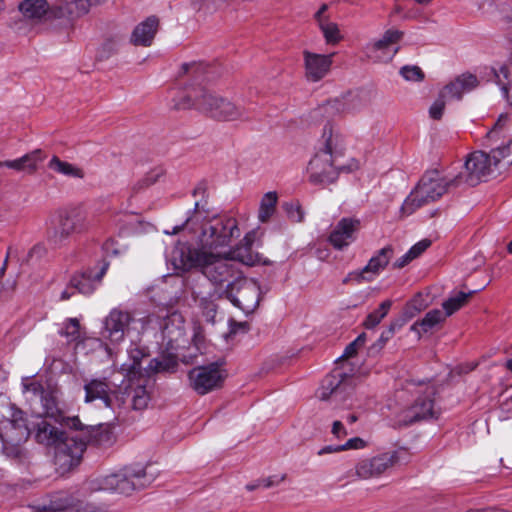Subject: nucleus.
I'll list each match as a JSON object with an SVG mask.
<instances>
[{"label":"nucleus","instance_id":"f257e3e1","mask_svg":"<svg viewBox=\"0 0 512 512\" xmlns=\"http://www.w3.org/2000/svg\"><path fill=\"white\" fill-rule=\"evenodd\" d=\"M207 66L203 63H183L179 77L187 76L191 82L186 86V94L178 108L194 107L209 117L222 121L248 120L244 108L237 106L229 99L218 96L202 85L208 79Z\"/></svg>","mask_w":512,"mask_h":512},{"label":"nucleus","instance_id":"f03ea898","mask_svg":"<svg viewBox=\"0 0 512 512\" xmlns=\"http://www.w3.org/2000/svg\"><path fill=\"white\" fill-rule=\"evenodd\" d=\"M198 224H200L201 232L198 236L197 246L183 245L180 248L219 252V248L229 246L234 238L240 236L237 220L231 216L213 214L208 207L207 200L196 201L191 215L187 217L182 226H175L171 233L177 234L184 227L195 229Z\"/></svg>","mask_w":512,"mask_h":512},{"label":"nucleus","instance_id":"7ed1b4c3","mask_svg":"<svg viewBox=\"0 0 512 512\" xmlns=\"http://www.w3.org/2000/svg\"><path fill=\"white\" fill-rule=\"evenodd\" d=\"M231 253L206 251L194 248H177L173 252L174 265L184 271L195 269L215 287L230 285L238 277L237 265Z\"/></svg>","mask_w":512,"mask_h":512},{"label":"nucleus","instance_id":"20e7f679","mask_svg":"<svg viewBox=\"0 0 512 512\" xmlns=\"http://www.w3.org/2000/svg\"><path fill=\"white\" fill-rule=\"evenodd\" d=\"M35 439L40 444L55 446V463L63 471H69L77 466L85 451V442L78 439V434L63 432L41 419L34 425Z\"/></svg>","mask_w":512,"mask_h":512},{"label":"nucleus","instance_id":"39448f33","mask_svg":"<svg viewBox=\"0 0 512 512\" xmlns=\"http://www.w3.org/2000/svg\"><path fill=\"white\" fill-rule=\"evenodd\" d=\"M323 138L324 147L314 155L307 167L308 180L314 185L333 183L341 171L351 170L335 164L342 140L338 134L333 133L331 125L324 127Z\"/></svg>","mask_w":512,"mask_h":512},{"label":"nucleus","instance_id":"423d86ee","mask_svg":"<svg viewBox=\"0 0 512 512\" xmlns=\"http://www.w3.org/2000/svg\"><path fill=\"white\" fill-rule=\"evenodd\" d=\"M463 176L458 174L453 178L441 176L438 170L427 171L416 188L409 194L402 205V211L410 215L416 209L441 198L450 187L462 184Z\"/></svg>","mask_w":512,"mask_h":512},{"label":"nucleus","instance_id":"0eeeda50","mask_svg":"<svg viewBox=\"0 0 512 512\" xmlns=\"http://www.w3.org/2000/svg\"><path fill=\"white\" fill-rule=\"evenodd\" d=\"M153 480L152 475L146 472V467L138 463L125 466L116 473L91 480L89 489L131 495L134 491L150 485Z\"/></svg>","mask_w":512,"mask_h":512},{"label":"nucleus","instance_id":"6e6552de","mask_svg":"<svg viewBox=\"0 0 512 512\" xmlns=\"http://www.w3.org/2000/svg\"><path fill=\"white\" fill-rule=\"evenodd\" d=\"M220 296L227 298L234 306L249 314L259 305L260 286L255 280L238 276L234 282L225 286Z\"/></svg>","mask_w":512,"mask_h":512},{"label":"nucleus","instance_id":"1a4fd4ad","mask_svg":"<svg viewBox=\"0 0 512 512\" xmlns=\"http://www.w3.org/2000/svg\"><path fill=\"white\" fill-rule=\"evenodd\" d=\"M91 226L89 213L82 207H74L59 215L58 225L49 232L48 238L57 245L73 234L87 231Z\"/></svg>","mask_w":512,"mask_h":512},{"label":"nucleus","instance_id":"9d476101","mask_svg":"<svg viewBox=\"0 0 512 512\" xmlns=\"http://www.w3.org/2000/svg\"><path fill=\"white\" fill-rule=\"evenodd\" d=\"M31 433L24 418V413L10 421H4L0 427V439L3 453L11 459H20L23 454V444Z\"/></svg>","mask_w":512,"mask_h":512},{"label":"nucleus","instance_id":"9b49d317","mask_svg":"<svg viewBox=\"0 0 512 512\" xmlns=\"http://www.w3.org/2000/svg\"><path fill=\"white\" fill-rule=\"evenodd\" d=\"M160 330L169 342L177 340L183 335L184 320L177 311L169 312L160 309L158 313H151L140 319V331Z\"/></svg>","mask_w":512,"mask_h":512},{"label":"nucleus","instance_id":"f8f14e48","mask_svg":"<svg viewBox=\"0 0 512 512\" xmlns=\"http://www.w3.org/2000/svg\"><path fill=\"white\" fill-rule=\"evenodd\" d=\"M140 319L133 318L127 311L113 309L105 318L102 336L109 339L111 343H119L130 330L144 333L145 331H140Z\"/></svg>","mask_w":512,"mask_h":512},{"label":"nucleus","instance_id":"ddd939ff","mask_svg":"<svg viewBox=\"0 0 512 512\" xmlns=\"http://www.w3.org/2000/svg\"><path fill=\"white\" fill-rule=\"evenodd\" d=\"M354 382L355 379L352 376L340 370H334L322 380L317 397L322 401L329 399L345 401L354 390Z\"/></svg>","mask_w":512,"mask_h":512},{"label":"nucleus","instance_id":"4468645a","mask_svg":"<svg viewBox=\"0 0 512 512\" xmlns=\"http://www.w3.org/2000/svg\"><path fill=\"white\" fill-rule=\"evenodd\" d=\"M85 403H91L95 400H102L105 407L115 410L124 405L123 395L120 397V390L111 387L106 378H93L87 380L84 384Z\"/></svg>","mask_w":512,"mask_h":512},{"label":"nucleus","instance_id":"2eb2a0df","mask_svg":"<svg viewBox=\"0 0 512 512\" xmlns=\"http://www.w3.org/2000/svg\"><path fill=\"white\" fill-rule=\"evenodd\" d=\"M191 387L199 394L205 395L221 386L225 375L218 363L198 366L188 373Z\"/></svg>","mask_w":512,"mask_h":512},{"label":"nucleus","instance_id":"dca6fc26","mask_svg":"<svg viewBox=\"0 0 512 512\" xmlns=\"http://www.w3.org/2000/svg\"><path fill=\"white\" fill-rule=\"evenodd\" d=\"M404 32L397 29H388L382 38L370 42L365 47L367 57L376 62H388L399 51L396 44L403 38Z\"/></svg>","mask_w":512,"mask_h":512},{"label":"nucleus","instance_id":"f3484780","mask_svg":"<svg viewBox=\"0 0 512 512\" xmlns=\"http://www.w3.org/2000/svg\"><path fill=\"white\" fill-rule=\"evenodd\" d=\"M399 461V451L381 453L359 461L355 466V473L361 479L376 478L395 466Z\"/></svg>","mask_w":512,"mask_h":512},{"label":"nucleus","instance_id":"a211bd4d","mask_svg":"<svg viewBox=\"0 0 512 512\" xmlns=\"http://www.w3.org/2000/svg\"><path fill=\"white\" fill-rule=\"evenodd\" d=\"M393 254L394 250L391 245L381 248L370 258L362 269L350 272L343 280V283H347L348 280H354L358 284L364 281H373L388 266Z\"/></svg>","mask_w":512,"mask_h":512},{"label":"nucleus","instance_id":"6ab92c4d","mask_svg":"<svg viewBox=\"0 0 512 512\" xmlns=\"http://www.w3.org/2000/svg\"><path fill=\"white\" fill-rule=\"evenodd\" d=\"M65 425L79 431L78 439L85 442V447L87 444L107 447L114 442V434L107 426H84L78 417L66 418Z\"/></svg>","mask_w":512,"mask_h":512},{"label":"nucleus","instance_id":"aec40b11","mask_svg":"<svg viewBox=\"0 0 512 512\" xmlns=\"http://www.w3.org/2000/svg\"><path fill=\"white\" fill-rule=\"evenodd\" d=\"M32 509L34 512H62L66 510H75V512H101L94 504L76 502L73 496L65 492H58L50 496L48 501L37 503L32 506Z\"/></svg>","mask_w":512,"mask_h":512},{"label":"nucleus","instance_id":"412c9836","mask_svg":"<svg viewBox=\"0 0 512 512\" xmlns=\"http://www.w3.org/2000/svg\"><path fill=\"white\" fill-rule=\"evenodd\" d=\"M464 169L465 172L460 173L463 176L462 183H467L469 186L477 185L482 177L496 170L491 152L487 154L483 151L471 153L464 164Z\"/></svg>","mask_w":512,"mask_h":512},{"label":"nucleus","instance_id":"4be33fe9","mask_svg":"<svg viewBox=\"0 0 512 512\" xmlns=\"http://www.w3.org/2000/svg\"><path fill=\"white\" fill-rule=\"evenodd\" d=\"M109 268V262L102 260L97 266L76 272L70 278V287L83 295H91L100 285Z\"/></svg>","mask_w":512,"mask_h":512},{"label":"nucleus","instance_id":"5701e85b","mask_svg":"<svg viewBox=\"0 0 512 512\" xmlns=\"http://www.w3.org/2000/svg\"><path fill=\"white\" fill-rule=\"evenodd\" d=\"M433 394L432 388L427 389L424 396L418 397L411 406L402 411V420L406 425L436 417Z\"/></svg>","mask_w":512,"mask_h":512},{"label":"nucleus","instance_id":"b1692460","mask_svg":"<svg viewBox=\"0 0 512 512\" xmlns=\"http://www.w3.org/2000/svg\"><path fill=\"white\" fill-rule=\"evenodd\" d=\"M334 53L324 55L305 50L303 52L305 77L309 82L322 80L330 71Z\"/></svg>","mask_w":512,"mask_h":512},{"label":"nucleus","instance_id":"393cba45","mask_svg":"<svg viewBox=\"0 0 512 512\" xmlns=\"http://www.w3.org/2000/svg\"><path fill=\"white\" fill-rule=\"evenodd\" d=\"M360 228V220L344 217L331 231L328 241L337 250H342L355 240V233Z\"/></svg>","mask_w":512,"mask_h":512},{"label":"nucleus","instance_id":"a878e982","mask_svg":"<svg viewBox=\"0 0 512 512\" xmlns=\"http://www.w3.org/2000/svg\"><path fill=\"white\" fill-rule=\"evenodd\" d=\"M478 79L475 75L467 73L457 77L440 91L441 97L449 99H461L462 94L469 92L478 86Z\"/></svg>","mask_w":512,"mask_h":512},{"label":"nucleus","instance_id":"bb28decb","mask_svg":"<svg viewBox=\"0 0 512 512\" xmlns=\"http://www.w3.org/2000/svg\"><path fill=\"white\" fill-rule=\"evenodd\" d=\"M45 158L46 155L41 149H35L17 159L3 161V164L9 169L33 174L38 169V165L42 163Z\"/></svg>","mask_w":512,"mask_h":512},{"label":"nucleus","instance_id":"cd10ccee","mask_svg":"<svg viewBox=\"0 0 512 512\" xmlns=\"http://www.w3.org/2000/svg\"><path fill=\"white\" fill-rule=\"evenodd\" d=\"M91 7L89 0H65L64 3L54 5L51 15L54 19H74L87 14Z\"/></svg>","mask_w":512,"mask_h":512},{"label":"nucleus","instance_id":"c85d7f7f","mask_svg":"<svg viewBox=\"0 0 512 512\" xmlns=\"http://www.w3.org/2000/svg\"><path fill=\"white\" fill-rule=\"evenodd\" d=\"M159 20L156 16H150L139 23L133 30L131 41L135 45L150 46L157 32Z\"/></svg>","mask_w":512,"mask_h":512},{"label":"nucleus","instance_id":"c756f323","mask_svg":"<svg viewBox=\"0 0 512 512\" xmlns=\"http://www.w3.org/2000/svg\"><path fill=\"white\" fill-rule=\"evenodd\" d=\"M54 6H49L46 0H23L19 9L26 18L41 19L45 16L53 18L51 10Z\"/></svg>","mask_w":512,"mask_h":512},{"label":"nucleus","instance_id":"7c9ffc66","mask_svg":"<svg viewBox=\"0 0 512 512\" xmlns=\"http://www.w3.org/2000/svg\"><path fill=\"white\" fill-rule=\"evenodd\" d=\"M123 395L124 405L127 399L131 400V406L134 410H143L147 408L150 402V394L144 385H137L136 387H126L124 391L120 390V397Z\"/></svg>","mask_w":512,"mask_h":512},{"label":"nucleus","instance_id":"2f4dec72","mask_svg":"<svg viewBox=\"0 0 512 512\" xmlns=\"http://www.w3.org/2000/svg\"><path fill=\"white\" fill-rule=\"evenodd\" d=\"M327 5L323 4L315 14V18L319 24L320 30L328 44H336L341 40L338 25L334 22L328 21L323 14L327 10Z\"/></svg>","mask_w":512,"mask_h":512},{"label":"nucleus","instance_id":"473e14b6","mask_svg":"<svg viewBox=\"0 0 512 512\" xmlns=\"http://www.w3.org/2000/svg\"><path fill=\"white\" fill-rule=\"evenodd\" d=\"M446 319V315L439 309H433L426 313L423 319L416 321L410 328L421 337L422 333H427L432 330L436 325L440 324Z\"/></svg>","mask_w":512,"mask_h":512},{"label":"nucleus","instance_id":"72a5a7b5","mask_svg":"<svg viewBox=\"0 0 512 512\" xmlns=\"http://www.w3.org/2000/svg\"><path fill=\"white\" fill-rule=\"evenodd\" d=\"M128 357V361L121 365L122 372H124L128 377H135L136 375L141 374V362L143 358L146 357L144 349L137 346H131L128 350Z\"/></svg>","mask_w":512,"mask_h":512},{"label":"nucleus","instance_id":"f704fd0d","mask_svg":"<svg viewBox=\"0 0 512 512\" xmlns=\"http://www.w3.org/2000/svg\"><path fill=\"white\" fill-rule=\"evenodd\" d=\"M494 168L501 171L512 164V138L506 143L491 149Z\"/></svg>","mask_w":512,"mask_h":512},{"label":"nucleus","instance_id":"c9c22d12","mask_svg":"<svg viewBox=\"0 0 512 512\" xmlns=\"http://www.w3.org/2000/svg\"><path fill=\"white\" fill-rule=\"evenodd\" d=\"M48 168L56 173L71 178L83 179L85 176L84 171L81 168L69 162L63 161L57 156H53L51 158V160L48 163Z\"/></svg>","mask_w":512,"mask_h":512},{"label":"nucleus","instance_id":"e433bc0d","mask_svg":"<svg viewBox=\"0 0 512 512\" xmlns=\"http://www.w3.org/2000/svg\"><path fill=\"white\" fill-rule=\"evenodd\" d=\"M278 202V195L274 191L267 192L263 195L259 211H258V219L261 223H266L270 220V218L274 215L276 211V205Z\"/></svg>","mask_w":512,"mask_h":512},{"label":"nucleus","instance_id":"4c0bfd02","mask_svg":"<svg viewBox=\"0 0 512 512\" xmlns=\"http://www.w3.org/2000/svg\"><path fill=\"white\" fill-rule=\"evenodd\" d=\"M474 293L475 291L458 292L455 295L449 297L442 304L444 309L443 313L446 315V317L451 316L453 313L462 308Z\"/></svg>","mask_w":512,"mask_h":512},{"label":"nucleus","instance_id":"58836bf2","mask_svg":"<svg viewBox=\"0 0 512 512\" xmlns=\"http://www.w3.org/2000/svg\"><path fill=\"white\" fill-rule=\"evenodd\" d=\"M391 306H392L391 300L383 301L379 305L378 309L372 311L371 313H369L367 315V317L364 321V326L367 329H372V328L376 327L382 321V319L388 314Z\"/></svg>","mask_w":512,"mask_h":512},{"label":"nucleus","instance_id":"ea45409f","mask_svg":"<svg viewBox=\"0 0 512 512\" xmlns=\"http://www.w3.org/2000/svg\"><path fill=\"white\" fill-rule=\"evenodd\" d=\"M43 412L48 417H56L59 414L56 397L53 392L45 390L39 397Z\"/></svg>","mask_w":512,"mask_h":512},{"label":"nucleus","instance_id":"a19ab883","mask_svg":"<svg viewBox=\"0 0 512 512\" xmlns=\"http://www.w3.org/2000/svg\"><path fill=\"white\" fill-rule=\"evenodd\" d=\"M21 414L23 411L17 409L10 401L0 398V427L4 425V421L20 417Z\"/></svg>","mask_w":512,"mask_h":512},{"label":"nucleus","instance_id":"79ce46f5","mask_svg":"<svg viewBox=\"0 0 512 512\" xmlns=\"http://www.w3.org/2000/svg\"><path fill=\"white\" fill-rule=\"evenodd\" d=\"M60 335L66 337L68 342L78 340L80 338V323L78 319H67L63 324Z\"/></svg>","mask_w":512,"mask_h":512},{"label":"nucleus","instance_id":"37998d69","mask_svg":"<svg viewBox=\"0 0 512 512\" xmlns=\"http://www.w3.org/2000/svg\"><path fill=\"white\" fill-rule=\"evenodd\" d=\"M493 73L496 83L501 87L504 96H507L511 88V82L508 80L509 70L507 66L502 65L499 70L493 69Z\"/></svg>","mask_w":512,"mask_h":512},{"label":"nucleus","instance_id":"c03bdc74","mask_svg":"<svg viewBox=\"0 0 512 512\" xmlns=\"http://www.w3.org/2000/svg\"><path fill=\"white\" fill-rule=\"evenodd\" d=\"M161 174L162 171L160 169L150 171L133 186V191L135 193H138L141 190L153 185L158 181Z\"/></svg>","mask_w":512,"mask_h":512},{"label":"nucleus","instance_id":"a18cd8bd","mask_svg":"<svg viewBox=\"0 0 512 512\" xmlns=\"http://www.w3.org/2000/svg\"><path fill=\"white\" fill-rule=\"evenodd\" d=\"M401 76L407 81H422L424 78V73L418 66H403L400 69Z\"/></svg>","mask_w":512,"mask_h":512},{"label":"nucleus","instance_id":"49530a36","mask_svg":"<svg viewBox=\"0 0 512 512\" xmlns=\"http://www.w3.org/2000/svg\"><path fill=\"white\" fill-rule=\"evenodd\" d=\"M419 301L418 298H413L410 302L406 304L402 311L401 317L408 322L412 318H414L419 312H421L425 307L426 304H420V306H417V302Z\"/></svg>","mask_w":512,"mask_h":512},{"label":"nucleus","instance_id":"de8ad7c7","mask_svg":"<svg viewBox=\"0 0 512 512\" xmlns=\"http://www.w3.org/2000/svg\"><path fill=\"white\" fill-rule=\"evenodd\" d=\"M507 122H508V115L501 114L499 116L498 120L496 121V123L494 124V126L492 127V129L487 132V135H486L487 139L490 141L498 140L500 137V134L503 132Z\"/></svg>","mask_w":512,"mask_h":512},{"label":"nucleus","instance_id":"09e8293b","mask_svg":"<svg viewBox=\"0 0 512 512\" xmlns=\"http://www.w3.org/2000/svg\"><path fill=\"white\" fill-rule=\"evenodd\" d=\"M366 341V335L365 333L360 334L355 340H353L351 343H349L342 356L340 358L349 359L357 354V351L360 347H362L365 344Z\"/></svg>","mask_w":512,"mask_h":512},{"label":"nucleus","instance_id":"8fccbe9b","mask_svg":"<svg viewBox=\"0 0 512 512\" xmlns=\"http://www.w3.org/2000/svg\"><path fill=\"white\" fill-rule=\"evenodd\" d=\"M447 100L448 99L446 97H441V93H439L438 98L433 102L429 109V115L432 119L440 120L442 118Z\"/></svg>","mask_w":512,"mask_h":512},{"label":"nucleus","instance_id":"3c124183","mask_svg":"<svg viewBox=\"0 0 512 512\" xmlns=\"http://www.w3.org/2000/svg\"><path fill=\"white\" fill-rule=\"evenodd\" d=\"M284 209L288 217L294 222H301L304 218V213L299 203L290 202L284 204Z\"/></svg>","mask_w":512,"mask_h":512},{"label":"nucleus","instance_id":"603ef678","mask_svg":"<svg viewBox=\"0 0 512 512\" xmlns=\"http://www.w3.org/2000/svg\"><path fill=\"white\" fill-rule=\"evenodd\" d=\"M102 249L106 256H117L121 253L120 246L113 239L106 240L102 246Z\"/></svg>","mask_w":512,"mask_h":512},{"label":"nucleus","instance_id":"864d4df0","mask_svg":"<svg viewBox=\"0 0 512 512\" xmlns=\"http://www.w3.org/2000/svg\"><path fill=\"white\" fill-rule=\"evenodd\" d=\"M431 245V241L429 239H423L416 244H414L409 250L412 257H419L429 246Z\"/></svg>","mask_w":512,"mask_h":512},{"label":"nucleus","instance_id":"5fc2aeb1","mask_svg":"<svg viewBox=\"0 0 512 512\" xmlns=\"http://www.w3.org/2000/svg\"><path fill=\"white\" fill-rule=\"evenodd\" d=\"M365 441L360 437H354L349 439L345 444L341 445L340 449L351 450V449H362L365 447Z\"/></svg>","mask_w":512,"mask_h":512},{"label":"nucleus","instance_id":"6e6d98bb","mask_svg":"<svg viewBox=\"0 0 512 512\" xmlns=\"http://www.w3.org/2000/svg\"><path fill=\"white\" fill-rule=\"evenodd\" d=\"M501 13L503 16L504 22L512 27V0H508L507 3L501 6Z\"/></svg>","mask_w":512,"mask_h":512},{"label":"nucleus","instance_id":"4d7b16f0","mask_svg":"<svg viewBox=\"0 0 512 512\" xmlns=\"http://www.w3.org/2000/svg\"><path fill=\"white\" fill-rule=\"evenodd\" d=\"M26 391L31 392L35 397H39L45 391L43 385L38 381H32L28 384H24Z\"/></svg>","mask_w":512,"mask_h":512},{"label":"nucleus","instance_id":"13d9d810","mask_svg":"<svg viewBox=\"0 0 512 512\" xmlns=\"http://www.w3.org/2000/svg\"><path fill=\"white\" fill-rule=\"evenodd\" d=\"M331 433L337 439H342V438H344L348 434L346 428L343 425V423L341 421H338V420L333 422Z\"/></svg>","mask_w":512,"mask_h":512},{"label":"nucleus","instance_id":"bf43d9fd","mask_svg":"<svg viewBox=\"0 0 512 512\" xmlns=\"http://www.w3.org/2000/svg\"><path fill=\"white\" fill-rule=\"evenodd\" d=\"M414 257H412V254H410V250H408L403 256L398 258L396 262L394 263V266L397 268H403L405 267L409 262H411Z\"/></svg>","mask_w":512,"mask_h":512},{"label":"nucleus","instance_id":"052dcab7","mask_svg":"<svg viewBox=\"0 0 512 512\" xmlns=\"http://www.w3.org/2000/svg\"><path fill=\"white\" fill-rule=\"evenodd\" d=\"M275 477H268L266 479L260 480L261 486L265 488H269L282 482L285 479V475H282L278 480H274Z\"/></svg>","mask_w":512,"mask_h":512},{"label":"nucleus","instance_id":"680f3d73","mask_svg":"<svg viewBox=\"0 0 512 512\" xmlns=\"http://www.w3.org/2000/svg\"><path fill=\"white\" fill-rule=\"evenodd\" d=\"M405 323H407L402 317L395 319L392 321L388 327L389 330H392V333L394 334L396 330L401 329Z\"/></svg>","mask_w":512,"mask_h":512},{"label":"nucleus","instance_id":"e2e57ef3","mask_svg":"<svg viewBox=\"0 0 512 512\" xmlns=\"http://www.w3.org/2000/svg\"><path fill=\"white\" fill-rule=\"evenodd\" d=\"M76 292L74 287H70V282L67 287L62 291L60 299L63 301L69 300Z\"/></svg>","mask_w":512,"mask_h":512},{"label":"nucleus","instance_id":"0e129e2a","mask_svg":"<svg viewBox=\"0 0 512 512\" xmlns=\"http://www.w3.org/2000/svg\"><path fill=\"white\" fill-rule=\"evenodd\" d=\"M340 447L341 445H328L319 450L318 454L323 455L343 451V449H340Z\"/></svg>","mask_w":512,"mask_h":512},{"label":"nucleus","instance_id":"69168bd1","mask_svg":"<svg viewBox=\"0 0 512 512\" xmlns=\"http://www.w3.org/2000/svg\"><path fill=\"white\" fill-rule=\"evenodd\" d=\"M392 336H393L392 330H389L387 328L385 331H383L378 340V342L380 343V347H382Z\"/></svg>","mask_w":512,"mask_h":512},{"label":"nucleus","instance_id":"338daca9","mask_svg":"<svg viewBox=\"0 0 512 512\" xmlns=\"http://www.w3.org/2000/svg\"><path fill=\"white\" fill-rule=\"evenodd\" d=\"M149 368L155 372L164 370L162 362L158 361L157 359H152L150 361Z\"/></svg>","mask_w":512,"mask_h":512},{"label":"nucleus","instance_id":"774afa93","mask_svg":"<svg viewBox=\"0 0 512 512\" xmlns=\"http://www.w3.org/2000/svg\"><path fill=\"white\" fill-rule=\"evenodd\" d=\"M10 252H11V247L8 248L6 257L4 259V262H3L2 266L0 267V279L5 275V272L7 270V265H8V259H9V256H10Z\"/></svg>","mask_w":512,"mask_h":512}]
</instances>
